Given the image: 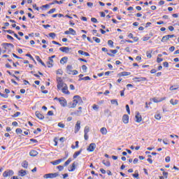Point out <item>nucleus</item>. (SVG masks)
Here are the masks:
<instances>
[{"mask_svg": "<svg viewBox=\"0 0 179 179\" xmlns=\"http://www.w3.org/2000/svg\"><path fill=\"white\" fill-rule=\"evenodd\" d=\"M73 99V101L71 106V108H75V107H76L78 104H82L83 103L82 98L79 95L74 96Z\"/></svg>", "mask_w": 179, "mask_h": 179, "instance_id": "f257e3e1", "label": "nucleus"}, {"mask_svg": "<svg viewBox=\"0 0 179 179\" xmlns=\"http://www.w3.org/2000/svg\"><path fill=\"white\" fill-rule=\"evenodd\" d=\"M73 67L72 65H67L66 67V72L68 75H78L79 72L78 70H73Z\"/></svg>", "mask_w": 179, "mask_h": 179, "instance_id": "f03ea898", "label": "nucleus"}, {"mask_svg": "<svg viewBox=\"0 0 179 179\" xmlns=\"http://www.w3.org/2000/svg\"><path fill=\"white\" fill-rule=\"evenodd\" d=\"M57 80V88L58 92L62 90L63 88L67 86L66 84L64 83V81L62 80V78H58Z\"/></svg>", "mask_w": 179, "mask_h": 179, "instance_id": "7ed1b4c3", "label": "nucleus"}, {"mask_svg": "<svg viewBox=\"0 0 179 179\" xmlns=\"http://www.w3.org/2000/svg\"><path fill=\"white\" fill-rule=\"evenodd\" d=\"M1 45L6 50H9V51H10V50H13V48H15V45L12 43H3Z\"/></svg>", "mask_w": 179, "mask_h": 179, "instance_id": "20e7f679", "label": "nucleus"}, {"mask_svg": "<svg viewBox=\"0 0 179 179\" xmlns=\"http://www.w3.org/2000/svg\"><path fill=\"white\" fill-rule=\"evenodd\" d=\"M14 174H15V172H13V170L8 169V170L5 171L3 173V177L4 178H6L8 177H12V176H13Z\"/></svg>", "mask_w": 179, "mask_h": 179, "instance_id": "39448f33", "label": "nucleus"}, {"mask_svg": "<svg viewBox=\"0 0 179 179\" xmlns=\"http://www.w3.org/2000/svg\"><path fill=\"white\" fill-rule=\"evenodd\" d=\"M59 174L57 173H47L44 175V178H55L56 177H58Z\"/></svg>", "mask_w": 179, "mask_h": 179, "instance_id": "423d86ee", "label": "nucleus"}, {"mask_svg": "<svg viewBox=\"0 0 179 179\" xmlns=\"http://www.w3.org/2000/svg\"><path fill=\"white\" fill-rule=\"evenodd\" d=\"M68 158V155L66 156L64 159H59L55 161H53L51 162V164H53V166H58L61 162H64V160Z\"/></svg>", "mask_w": 179, "mask_h": 179, "instance_id": "0eeeda50", "label": "nucleus"}, {"mask_svg": "<svg viewBox=\"0 0 179 179\" xmlns=\"http://www.w3.org/2000/svg\"><path fill=\"white\" fill-rule=\"evenodd\" d=\"M80 120H78L76 122V124L75 125V130H74V132L75 134H78V132H79V131H80Z\"/></svg>", "mask_w": 179, "mask_h": 179, "instance_id": "6e6552de", "label": "nucleus"}, {"mask_svg": "<svg viewBox=\"0 0 179 179\" xmlns=\"http://www.w3.org/2000/svg\"><path fill=\"white\" fill-rule=\"evenodd\" d=\"M64 34H71V36H76V31L73 28H69L68 31H64Z\"/></svg>", "mask_w": 179, "mask_h": 179, "instance_id": "1a4fd4ad", "label": "nucleus"}, {"mask_svg": "<svg viewBox=\"0 0 179 179\" xmlns=\"http://www.w3.org/2000/svg\"><path fill=\"white\" fill-rule=\"evenodd\" d=\"M94 149H96V143H92L90 144L89 147L87 148V152H94Z\"/></svg>", "mask_w": 179, "mask_h": 179, "instance_id": "9d476101", "label": "nucleus"}, {"mask_svg": "<svg viewBox=\"0 0 179 179\" xmlns=\"http://www.w3.org/2000/svg\"><path fill=\"white\" fill-rule=\"evenodd\" d=\"M59 102L62 107H66L67 101L65 98H59Z\"/></svg>", "mask_w": 179, "mask_h": 179, "instance_id": "9b49d317", "label": "nucleus"}, {"mask_svg": "<svg viewBox=\"0 0 179 179\" xmlns=\"http://www.w3.org/2000/svg\"><path fill=\"white\" fill-rule=\"evenodd\" d=\"M129 75H131V72L122 71V72L119 73L117 74V76L119 78H122V76H129Z\"/></svg>", "mask_w": 179, "mask_h": 179, "instance_id": "f8f14e48", "label": "nucleus"}, {"mask_svg": "<svg viewBox=\"0 0 179 179\" xmlns=\"http://www.w3.org/2000/svg\"><path fill=\"white\" fill-rule=\"evenodd\" d=\"M133 80H136V82H146V80H148V78L145 77H135L134 78H133Z\"/></svg>", "mask_w": 179, "mask_h": 179, "instance_id": "ddd939ff", "label": "nucleus"}, {"mask_svg": "<svg viewBox=\"0 0 179 179\" xmlns=\"http://www.w3.org/2000/svg\"><path fill=\"white\" fill-rule=\"evenodd\" d=\"M59 51H62V52H65L66 54H69V51H71V48L68 47H62V48H59Z\"/></svg>", "mask_w": 179, "mask_h": 179, "instance_id": "4468645a", "label": "nucleus"}, {"mask_svg": "<svg viewBox=\"0 0 179 179\" xmlns=\"http://www.w3.org/2000/svg\"><path fill=\"white\" fill-rule=\"evenodd\" d=\"M35 115L38 118V120H44V115H43L40 111H36L35 113Z\"/></svg>", "mask_w": 179, "mask_h": 179, "instance_id": "2eb2a0df", "label": "nucleus"}, {"mask_svg": "<svg viewBox=\"0 0 179 179\" xmlns=\"http://www.w3.org/2000/svg\"><path fill=\"white\" fill-rule=\"evenodd\" d=\"M122 122L124 124H128L129 122V116L128 115H124L122 117Z\"/></svg>", "mask_w": 179, "mask_h": 179, "instance_id": "dca6fc26", "label": "nucleus"}, {"mask_svg": "<svg viewBox=\"0 0 179 179\" xmlns=\"http://www.w3.org/2000/svg\"><path fill=\"white\" fill-rule=\"evenodd\" d=\"M164 100H166V97H162L159 99L156 97L152 98V101L154 103H162V101H164Z\"/></svg>", "mask_w": 179, "mask_h": 179, "instance_id": "f3484780", "label": "nucleus"}, {"mask_svg": "<svg viewBox=\"0 0 179 179\" xmlns=\"http://www.w3.org/2000/svg\"><path fill=\"white\" fill-rule=\"evenodd\" d=\"M136 122H142V115H141V113H136Z\"/></svg>", "mask_w": 179, "mask_h": 179, "instance_id": "a211bd4d", "label": "nucleus"}, {"mask_svg": "<svg viewBox=\"0 0 179 179\" xmlns=\"http://www.w3.org/2000/svg\"><path fill=\"white\" fill-rule=\"evenodd\" d=\"M110 52L111 53H107V55H108L109 57H115V54H117L118 52V50H110Z\"/></svg>", "mask_w": 179, "mask_h": 179, "instance_id": "6ab92c4d", "label": "nucleus"}, {"mask_svg": "<svg viewBox=\"0 0 179 179\" xmlns=\"http://www.w3.org/2000/svg\"><path fill=\"white\" fill-rule=\"evenodd\" d=\"M61 91L62 93H64V94H71V92H69V90H68V85L62 89Z\"/></svg>", "mask_w": 179, "mask_h": 179, "instance_id": "aec40b11", "label": "nucleus"}, {"mask_svg": "<svg viewBox=\"0 0 179 179\" xmlns=\"http://www.w3.org/2000/svg\"><path fill=\"white\" fill-rule=\"evenodd\" d=\"M78 54L80 55H83L84 57H90V54H89V52H85L83 50H78Z\"/></svg>", "mask_w": 179, "mask_h": 179, "instance_id": "412c9836", "label": "nucleus"}, {"mask_svg": "<svg viewBox=\"0 0 179 179\" xmlns=\"http://www.w3.org/2000/svg\"><path fill=\"white\" fill-rule=\"evenodd\" d=\"M76 169V162H73L71 166H70V169H69V171L72 172L75 171Z\"/></svg>", "mask_w": 179, "mask_h": 179, "instance_id": "4be33fe9", "label": "nucleus"}, {"mask_svg": "<svg viewBox=\"0 0 179 179\" xmlns=\"http://www.w3.org/2000/svg\"><path fill=\"white\" fill-rule=\"evenodd\" d=\"M38 155V152L34 150H31L29 152V155L31 156V157H34Z\"/></svg>", "mask_w": 179, "mask_h": 179, "instance_id": "5701e85b", "label": "nucleus"}, {"mask_svg": "<svg viewBox=\"0 0 179 179\" xmlns=\"http://www.w3.org/2000/svg\"><path fill=\"white\" fill-rule=\"evenodd\" d=\"M66 62H68V57H64L60 59V64H62V65L66 64Z\"/></svg>", "mask_w": 179, "mask_h": 179, "instance_id": "b1692460", "label": "nucleus"}, {"mask_svg": "<svg viewBox=\"0 0 179 179\" xmlns=\"http://www.w3.org/2000/svg\"><path fill=\"white\" fill-rule=\"evenodd\" d=\"M18 173L20 177H24V176L27 174V172H26L25 170L21 169L20 171H19Z\"/></svg>", "mask_w": 179, "mask_h": 179, "instance_id": "393cba45", "label": "nucleus"}, {"mask_svg": "<svg viewBox=\"0 0 179 179\" xmlns=\"http://www.w3.org/2000/svg\"><path fill=\"white\" fill-rule=\"evenodd\" d=\"M55 3H57L58 5H62V3H64V0L62 1H57L54 0L52 3H50V5H55Z\"/></svg>", "mask_w": 179, "mask_h": 179, "instance_id": "a878e982", "label": "nucleus"}, {"mask_svg": "<svg viewBox=\"0 0 179 179\" xmlns=\"http://www.w3.org/2000/svg\"><path fill=\"white\" fill-rule=\"evenodd\" d=\"M22 167H23V169H27V167H29V162L27 161H23L22 163Z\"/></svg>", "mask_w": 179, "mask_h": 179, "instance_id": "bb28decb", "label": "nucleus"}, {"mask_svg": "<svg viewBox=\"0 0 179 179\" xmlns=\"http://www.w3.org/2000/svg\"><path fill=\"white\" fill-rule=\"evenodd\" d=\"M83 150L80 149L79 151H77L76 152H74L73 157V159H76V157H78V156H79V155H80V153H82Z\"/></svg>", "mask_w": 179, "mask_h": 179, "instance_id": "cd10ccee", "label": "nucleus"}, {"mask_svg": "<svg viewBox=\"0 0 179 179\" xmlns=\"http://www.w3.org/2000/svg\"><path fill=\"white\" fill-rule=\"evenodd\" d=\"M100 132H101V134L102 135H106V134L108 133V131H107V128H106V127H102V128H101Z\"/></svg>", "mask_w": 179, "mask_h": 179, "instance_id": "c85d7f7f", "label": "nucleus"}, {"mask_svg": "<svg viewBox=\"0 0 179 179\" xmlns=\"http://www.w3.org/2000/svg\"><path fill=\"white\" fill-rule=\"evenodd\" d=\"M170 103L171 104H172V106H177V104H178V100L177 99H171L170 100Z\"/></svg>", "mask_w": 179, "mask_h": 179, "instance_id": "c756f323", "label": "nucleus"}, {"mask_svg": "<svg viewBox=\"0 0 179 179\" xmlns=\"http://www.w3.org/2000/svg\"><path fill=\"white\" fill-rule=\"evenodd\" d=\"M168 40H170L168 35L164 36L161 40L162 43H164L166 41H168Z\"/></svg>", "mask_w": 179, "mask_h": 179, "instance_id": "7c9ffc66", "label": "nucleus"}, {"mask_svg": "<svg viewBox=\"0 0 179 179\" xmlns=\"http://www.w3.org/2000/svg\"><path fill=\"white\" fill-rule=\"evenodd\" d=\"M72 162V158H69L68 160L64 162V166L66 167V166H69V164Z\"/></svg>", "mask_w": 179, "mask_h": 179, "instance_id": "2f4dec72", "label": "nucleus"}, {"mask_svg": "<svg viewBox=\"0 0 179 179\" xmlns=\"http://www.w3.org/2000/svg\"><path fill=\"white\" fill-rule=\"evenodd\" d=\"M103 164H104V166H106V167H110L111 166V163H110L109 161H103L102 162Z\"/></svg>", "mask_w": 179, "mask_h": 179, "instance_id": "473e14b6", "label": "nucleus"}, {"mask_svg": "<svg viewBox=\"0 0 179 179\" xmlns=\"http://www.w3.org/2000/svg\"><path fill=\"white\" fill-rule=\"evenodd\" d=\"M92 40H94V41H95V43H97V44L100 43V42L101 41V40L96 36H94L92 38Z\"/></svg>", "mask_w": 179, "mask_h": 179, "instance_id": "72a5a7b5", "label": "nucleus"}, {"mask_svg": "<svg viewBox=\"0 0 179 179\" xmlns=\"http://www.w3.org/2000/svg\"><path fill=\"white\" fill-rule=\"evenodd\" d=\"M91 78L89 76H85L84 78H81L78 79V81L80 82V80H90Z\"/></svg>", "mask_w": 179, "mask_h": 179, "instance_id": "f704fd0d", "label": "nucleus"}, {"mask_svg": "<svg viewBox=\"0 0 179 179\" xmlns=\"http://www.w3.org/2000/svg\"><path fill=\"white\" fill-rule=\"evenodd\" d=\"M90 132V127L86 126L84 129V134H89Z\"/></svg>", "mask_w": 179, "mask_h": 179, "instance_id": "c9c22d12", "label": "nucleus"}, {"mask_svg": "<svg viewBox=\"0 0 179 179\" xmlns=\"http://www.w3.org/2000/svg\"><path fill=\"white\" fill-rule=\"evenodd\" d=\"M79 148V141H76V145H72L71 149H76Z\"/></svg>", "mask_w": 179, "mask_h": 179, "instance_id": "e433bc0d", "label": "nucleus"}, {"mask_svg": "<svg viewBox=\"0 0 179 179\" xmlns=\"http://www.w3.org/2000/svg\"><path fill=\"white\" fill-rule=\"evenodd\" d=\"M155 120H162V115H160V113L156 114L155 115Z\"/></svg>", "mask_w": 179, "mask_h": 179, "instance_id": "4c0bfd02", "label": "nucleus"}, {"mask_svg": "<svg viewBox=\"0 0 179 179\" xmlns=\"http://www.w3.org/2000/svg\"><path fill=\"white\" fill-rule=\"evenodd\" d=\"M26 57H29V58H30V59H31V61H33L34 62L36 63V60L34 59V57H33V56H31V55L30 54H27L25 55Z\"/></svg>", "mask_w": 179, "mask_h": 179, "instance_id": "58836bf2", "label": "nucleus"}, {"mask_svg": "<svg viewBox=\"0 0 179 179\" xmlns=\"http://www.w3.org/2000/svg\"><path fill=\"white\" fill-rule=\"evenodd\" d=\"M56 36H57V34H55V33H54V32L49 34V37H51V38H53V39L55 38Z\"/></svg>", "mask_w": 179, "mask_h": 179, "instance_id": "ea45409f", "label": "nucleus"}, {"mask_svg": "<svg viewBox=\"0 0 179 179\" xmlns=\"http://www.w3.org/2000/svg\"><path fill=\"white\" fill-rule=\"evenodd\" d=\"M111 104H115L116 106H118V101L117 99H113L110 101Z\"/></svg>", "mask_w": 179, "mask_h": 179, "instance_id": "a19ab883", "label": "nucleus"}, {"mask_svg": "<svg viewBox=\"0 0 179 179\" xmlns=\"http://www.w3.org/2000/svg\"><path fill=\"white\" fill-rule=\"evenodd\" d=\"M20 115V112H16L14 115H12L13 118H16Z\"/></svg>", "mask_w": 179, "mask_h": 179, "instance_id": "79ce46f5", "label": "nucleus"}, {"mask_svg": "<svg viewBox=\"0 0 179 179\" xmlns=\"http://www.w3.org/2000/svg\"><path fill=\"white\" fill-rule=\"evenodd\" d=\"M132 176L134 178H137V179H139V173H133L132 174Z\"/></svg>", "mask_w": 179, "mask_h": 179, "instance_id": "37998d69", "label": "nucleus"}, {"mask_svg": "<svg viewBox=\"0 0 179 179\" xmlns=\"http://www.w3.org/2000/svg\"><path fill=\"white\" fill-rule=\"evenodd\" d=\"M108 44L110 45V47H114V42L112 40L108 41Z\"/></svg>", "mask_w": 179, "mask_h": 179, "instance_id": "c03bdc74", "label": "nucleus"}, {"mask_svg": "<svg viewBox=\"0 0 179 179\" xmlns=\"http://www.w3.org/2000/svg\"><path fill=\"white\" fill-rule=\"evenodd\" d=\"M55 10H57V9H55V8H52V9H50V10L48 12V15H51V13H54V12H55Z\"/></svg>", "mask_w": 179, "mask_h": 179, "instance_id": "a18cd8bd", "label": "nucleus"}, {"mask_svg": "<svg viewBox=\"0 0 179 179\" xmlns=\"http://www.w3.org/2000/svg\"><path fill=\"white\" fill-rule=\"evenodd\" d=\"M126 110L129 115L131 114V110L129 109V105H126Z\"/></svg>", "mask_w": 179, "mask_h": 179, "instance_id": "49530a36", "label": "nucleus"}, {"mask_svg": "<svg viewBox=\"0 0 179 179\" xmlns=\"http://www.w3.org/2000/svg\"><path fill=\"white\" fill-rule=\"evenodd\" d=\"M57 169H59V171H62L64 170V166L59 165L57 166Z\"/></svg>", "mask_w": 179, "mask_h": 179, "instance_id": "de8ad7c7", "label": "nucleus"}, {"mask_svg": "<svg viewBox=\"0 0 179 179\" xmlns=\"http://www.w3.org/2000/svg\"><path fill=\"white\" fill-rule=\"evenodd\" d=\"M52 44H55V45H59V47H61V45H62L61 43H59L55 41H52Z\"/></svg>", "mask_w": 179, "mask_h": 179, "instance_id": "09e8293b", "label": "nucleus"}, {"mask_svg": "<svg viewBox=\"0 0 179 179\" xmlns=\"http://www.w3.org/2000/svg\"><path fill=\"white\" fill-rule=\"evenodd\" d=\"M92 108H93V110H95V111H97V110H99V106L94 104L92 106Z\"/></svg>", "mask_w": 179, "mask_h": 179, "instance_id": "8fccbe9b", "label": "nucleus"}, {"mask_svg": "<svg viewBox=\"0 0 179 179\" xmlns=\"http://www.w3.org/2000/svg\"><path fill=\"white\" fill-rule=\"evenodd\" d=\"M47 65H48V68H52V66H54L52 63H51V62H48Z\"/></svg>", "mask_w": 179, "mask_h": 179, "instance_id": "3c124183", "label": "nucleus"}, {"mask_svg": "<svg viewBox=\"0 0 179 179\" xmlns=\"http://www.w3.org/2000/svg\"><path fill=\"white\" fill-rule=\"evenodd\" d=\"M82 69H83V72H87V66H86V65H83L82 66Z\"/></svg>", "mask_w": 179, "mask_h": 179, "instance_id": "603ef678", "label": "nucleus"}, {"mask_svg": "<svg viewBox=\"0 0 179 179\" xmlns=\"http://www.w3.org/2000/svg\"><path fill=\"white\" fill-rule=\"evenodd\" d=\"M146 55L148 58H152V52H146Z\"/></svg>", "mask_w": 179, "mask_h": 179, "instance_id": "864d4df0", "label": "nucleus"}, {"mask_svg": "<svg viewBox=\"0 0 179 179\" xmlns=\"http://www.w3.org/2000/svg\"><path fill=\"white\" fill-rule=\"evenodd\" d=\"M121 43H130V44H132V43H134V41H132L131 40H125V41H121Z\"/></svg>", "mask_w": 179, "mask_h": 179, "instance_id": "5fc2aeb1", "label": "nucleus"}, {"mask_svg": "<svg viewBox=\"0 0 179 179\" xmlns=\"http://www.w3.org/2000/svg\"><path fill=\"white\" fill-rule=\"evenodd\" d=\"M15 132H16V134H22V129H20V128L16 129Z\"/></svg>", "mask_w": 179, "mask_h": 179, "instance_id": "6e6d98bb", "label": "nucleus"}, {"mask_svg": "<svg viewBox=\"0 0 179 179\" xmlns=\"http://www.w3.org/2000/svg\"><path fill=\"white\" fill-rule=\"evenodd\" d=\"M157 64H160V62H163V59L160 58V57H157Z\"/></svg>", "mask_w": 179, "mask_h": 179, "instance_id": "4d7b16f0", "label": "nucleus"}, {"mask_svg": "<svg viewBox=\"0 0 179 179\" xmlns=\"http://www.w3.org/2000/svg\"><path fill=\"white\" fill-rule=\"evenodd\" d=\"M148 40H150V36H145L143 38V41H148Z\"/></svg>", "mask_w": 179, "mask_h": 179, "instance_id": "13d9d810", "label": "nucleus"}, {"mask_svg": "<svg viewBox=\"0 0 179 179\" xmlns=\"http://www.w3.org/2000/svg\"><path fill=\"white\" fill-rule=\"evenodd\" d=\"M91 22H92V23H97V19L95 17H92Z\"/></svg>", "mask_w": 179, "mask_h": 179, "instance_id": "bf43d9fd", "label": "nucleus"}, {"mask_svg": "<svg viewBox=\"0 0 179 179\" xmlns=\"http://www.w3.org/2000/svg\"><path fill=\"white\" fill-rule=\"evenodd\" d=\"M6 37L8 40H11L12 41H13V40H15V38H13V37H12V36H10V35H7Z\"/></svg>", "mask_w": 179, "mask_h": 179, "instance_id": "052dcab7", "label": "nucleus"}, {"mask_svg": "<svg viewBox=\"0 0 179 179\" xmlns=\"http://www.w3.org/2000/svg\"><path fill=\"white\" fill-rule=\"evenodd\" d=\"M124 92H125V88H124L123 90L120 91V96H121V97H124Z\"/></svg>", "mask_w": 179, "mask_h": 179, "instance_id": "680f3d73", "label": "nucleus"}, {"mask_svg": "<svg viewBox=\"0 0 179 179\" xmlns=\"http://www.w3.org/2000/svg\"><path fill=\"white\" fill-rule=\"evenodd\" d=\"M58 127H59V128H65V124L59 122L58 123Z\"/></svg>", "mask_w": 179, "mask_h": 179, "instance_id": "e2e57ef3", "label": "nucleus"}, {"mask_svg": "<svg viewBox=\"0 0 179 179\" xmlns=\"http://www.w3.org/2000/svg\"><path fill=\"white\" fill-rule=\"evenodd\" d=\"M170 160H171V158H170V157H166V158H165V162H166V163H170Z\"/></svg>", "mask_w": 179, "mask_h": 179, "instance_id": "0e129e2a", "label": "nucleus"}, {"mask_svg": "<svg viewBox=\"0 0 179 179\" xmlns=\"http://www.w3.org/2000/svg\"><path fill=\"white\" fill-rule=\"evenodd\" d=\"M29 141L30 142H33V143H38V141L34 138H31Z\"/></svg>", "mask_w": 179, "mask_h": 179, "instance_id": "69168bd1", "label": "nucleus"}, {"mask_svg": "<svg viewBox=\"0 0 179 179\" xmlns=\"http://www.w3.org/2000/svg\"><path fill=\"white\" fill-rule=\"evenodd\" d=\"M163 65H164V66L165 68H169V62H164L163 63Z\"/></svg>", "mask_w": 179, "mask_h": 179, "instance_id": "338daca9", "label": "nucleus"}, {"mask_svg": "<svg viewBox=\"0 0 179 179\" xmlns=\"http://www.w3.org/2000/svg\"><path fill=\"white\" fill-rule=\"evenodd\" d=\"M48 115H54V112L52 110H49L48 112Z\"/></svg>", "mask_w": 179, "mask_h": 179, "instance_id": "774afa93", "label": "nucleus"}]
</instances>
